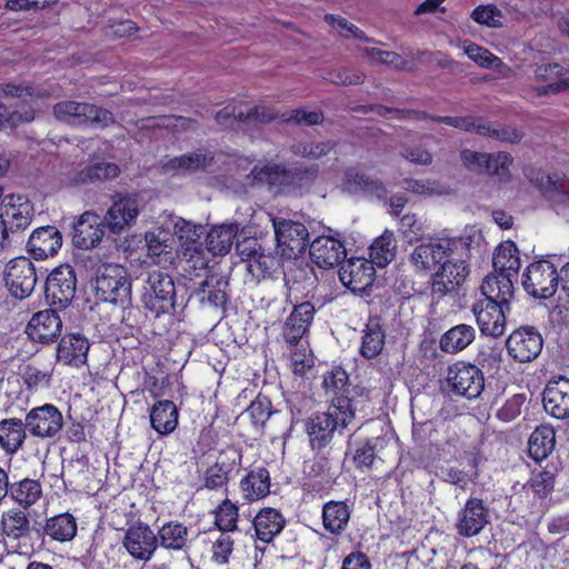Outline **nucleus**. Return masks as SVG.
Returning a JSON list of instances; mask_svg holds the SVG:
<instances>
[{"instance_id":"nucleus-1","label":"nucleus","mask_w":569,"mask_h":569,"mask_svg":"<svg viewBox=\"0 0 569 569\" xmlns=\"http://www.w3.org/2000/svg\"><path fill=\"white\" fill-rule=\"evenodd\" d=\"M470 256L468 239L437 237L417 246L410 262L418 272H432L431 296L440 299L465 283L470 273Z\"/></svg>"},{"instance_id":"nucleus-2","label":"nucleus","mask_w":569,"mask_h":569,"mask_svg":"<svg viewBox=\"0 0 569 569\" xmlns=\"http://www.w3.org/2000/svg\"><path fill=\"white\" fill-rule=\"evenodd\" d=\"M377 112L380 116L397 118L400 120H423L430 119L435 122L445 123L447 126L463 130L476 131L479 136L488 137L497 141L517 143L523 134L515 128L491 123H477L471 117H432L426 112L415 110H400L379 106Z\"/></svg>"},{"instance_id":"nucleus-3","label":"nucleus","mask_w":569,"mask_h":569,"mask_svg":"<svg viewBox=\"0 0 569 569\" xmlns=\"http://www.w3.org/2000/svg\"><path fill=\"white\" fill-rule=\"evenodd\" d=\"M96 298L122 310L131 306V278L120 264H103L96 274Z\"/></svg>"},{"instance_id":"nucleus-4","label":"nucleus","mask_w":569,"mask_h":569,"mask_svg":"<svg viewBox=\"0 0 569 569\" xmlns=\"http://www.w3.org/2000/svg\"><path fill=\"white\" fill-rule=\"evenodd\" d=\"M53 114L57 120L71 126L90 124L107 128L116 122L111 111L88 102L70 100L58 102L53 107Z\"/></svg>"},{"instance_id":"nucleus-5","label":"nucleus","mask_w":569,"mask_h":569,"mask_svg":"<svg viewBox=\"0 0 569 569\" xmlns=\"http://www.w3.org/2000/svg\"><path fill=\"white\" fill-rule=\"evenodd\" d=\"M141 299L143 307L156 317L172 312L176 305V286L172 278L160 270L148 272Z\"/></svg>"},{"instance_id":"nucleus-6","label":"nucleus","mask_w":569,"mask_h":569,"mask_svg":"<svg viewBox=\"0 0 569 569\" xmlns=\"http://www.w3.org/2000/svg\"><path fill=\"white\" fill-rule=\"evenodd\" d=\"M355 419V411H333L329 408L327 412L310 417L306 423V430L312 449H322L333 438L337 430H342Z\"/></svg>"},{"instance_id":"nucleus-7","label":"nucleus","mask_w":569,"mask_h":569,"mask_svg":"<svg viewBox=\"0 0 569 569\" xmlns=\"http://www.w3.org/2000/svg\"><path fill=\"white\" fill-rule=\"evenodd\" d=\"M447 385L449 392L467 399H476L485 388V378L479 367L456 362L448 369Z\"/></svg>"},{"instance_id":"nucleus-8","label":"nucleus","mask_w":569,"mask_h":569,"mask_svg":"<svg viewBox=\"0 0 569 569\" xmlns=\"http://www.w3.org/2000/svg\"><path fill=\"white\" fill-rule=\"evenodd\" d=\"M277 246L281 256L287 259H296L305 253L309 243V231L298 221L286 219H272Z\"/></svg>"},{"instance_id":"nucleus-9","label":"nucleus","mask_w":569,"mask_h":569,"mask_svg":"<svg viewBox=\"0 0 569 569\" xmlns=\"http://www.w3.org/2000/svg\"><path fill=\"white\" fill-rule=\"evenodd\" d=\"M77 278L71 266L61 264L47 277L44 296L49 306L64 309L76 295Z\"/></svg>"},{"instance_id":"nucleus-10","label":"nucleus","mask_w":569,"mask_h":569,"mask_svg":"<svg viewBox=\"0 0 569 569\" xmlns=\"http://www.w3.org/2000/svg\"><path fill=\"white\" fill-rule=\"evenodd\" d=\"M522 286L530 296L547 299L555 295L559 286V273L550 261H536L528 266Z\"/></svg>"},{"instance_id":"nucleus-11","label":"nucleus","mask_w":569,"mask_h":569,"mask_svg":"<svg viewBox=\"0 0 569 569\" xmlns=\"http://www.w3.org/2000/svg\"><path fill=\"white\" fill-rule=\"evenodd\" d=\"M6 286L12 297L24 299L29 297L37 283V273L33 263L26 257L11 259L3 272Z\"/></svg>"},{"instance_id":"nucleus-12","label":"nucleus","mask_w":569,"mask_h":569,"mask_svg":"<svg viewBox=\"0 0 569 569\" xmlns=\"http://www.w3.org/2000/svg\"><path fill=\"white\" fill-rule=\"evenodd\" d=\"M27 430L34 437L51 439L57 437L63 427L60 410L50 403L31 409L24 418Z\"/></svg>"},{"instance_id":"nucleus-13","label":"nucleus","mask_w":569,"mask_h":569,"mask_svg":"<svg viewBox=\"0 0 569 569\" xmlns=\"http://www.w3.org/2000/svg\"><path fill=\"white\" fill-rule=\"evenodd\" d=\"M472 313L481 335L499 338L506 331V312L509 307L493 302L492 300L480 299L472 305Z\"/></svg>"},{"instance_id":"nucleus-14","label":"nucleus","mask_w":569,"mask_h":569,"mask_svg":"<svg viewBox=\"0 0 569 569\" xmlns=\"http://www.w3.org/2000/svg\"><path fill=\"white\" fill-rule=\"evenodd\" d=\"M510 357L519 362H530L541 352L543 340L533 327H521L515 330L506 342Z\"/></svg>"},{"instance_id":"nucleus-15","label":"nucleus","mask_w":569,"mask_h":569,"mask_svg":"<svg viewBox=\"0 0 569 569\" xmlns=\"http://www.w3.org/2000/svg\"><path fill=\"white\" fill-rule=\"evenodd\" d=\"M33 217V206L23 194H7L0 203V219L10 232L26 229Z\"/></svg>"},{"instance_id":"nucleus-16","label":"nucleus","mask_w":569,"mask_h":569,"mask_svg":"<svg viewBox=\"0 0 569 569\" xmlns=\"http://www.w3.org/2000/svg\"><path fill=\"white\" fill-rule=\"evenodd\" d=\"M140 212V202L136 196L118 197L108 209L103 220L112 233L130 228Z\"/></svg>"},{"instance_id":"nucleus-17","label":"nucleus","mask_w":569,"mask_h":569,"mask_svg":"<svg viewBox=\"0 0 569 569\" xmlns=\"http://www.w3.org/2000/svg\"><path fill=\"white\" fill-rule=\"evenodd\" d=\"M122 543L131 557L148 561L158 548V538L148 525L139 523L129 527Z\"/></svg>"},{"instance_id":"nucleus-18","label":"nucleus","mask_w":569,"mask_h":569,"mask_svg":"<svg viewBox=\"0 0 569 569\" xmlns=\"http://www.w3.org/2000/svg\"><path fill=\"white\" fill-rule=\"evenodd\" d=\"M339 279L352 292L361 293L375 281V266L365 259L348 260L339 269Z\"/></svg>"},{"instance_id":"nucleus-19","label":"nucleus","mask_w":569,"mask_h":569,"mask_svg":"<svg viewBox=\"0 0 569 569\" xmlns=\"http://www.w3.org/2000/svg\"><path fill=\"white\" fill-rule=\"evenodd\" d=\"M62 329V320L52 309L41 310L32 316L27 325L26 333L39 343H51L57 340Z\"/></svg>"},{"instance_id":"nucleus-20","label":"nucleus","mask_w":569,"mask_h":569,"mask_svg":"<svg viewBox=\"0 0 569 569\" xmlns=\"http://www.w3.org/2000/svg\"><path fill=\"white\" fill-rule=\"evenodd\" d=\"M348 375L341 368H336L323 376L322 387L331 402L329 408H333L335 412H337V410L356 412L352 400L348 396Z\"/></svg>"},{"instance_id":"nucleus-21","label":"nucleus","mask_w":569,"mask_h":569,"mask_svg":"<svg viewBox=\"0 0 569 569\" xmlns=\"http://www.w3.org/2000/svg\"><path fill=\"white\" fill-rule=\"evenodd\" d=\"M107 224L94 212L86 211L73 224L72 243L79 249H90L98 244L104 234Z\"/></svg>"},{"instance_id":"nucleus-22","label":"nucleus","mask_w":569,"mask_h":569,"mask_svg":"<svg viewBox=\"0 0 569 569\" xmlns=\"http://www.w3.org/2000/svg\"><path fill=\"white\" fill-rule=\"evenodd\" d=\"M488 522L489 512L483 501L478 498H469L458 513L456 528L460 536L470 538L480 533Z\"/></svg>"},{"instance_id":"nucleus-23","label":"nucleus","mask_w":569,"mask_h":569,"mask_svg":"<svg viewBox=\"0 0 569 569\" xmlns=\"http://www.w3.org/2000/svg\"><path fill=\"white\" fill-rule=\"evenodd\" d=\"M241 455L236 449L221 451L213 465L209 466L203 475V486L217 490L226 486L229 476L240 461Z\"/></svg>"},{"instance_id":"nucleus-24","label":"nucleus","mask_w":569,"mask_h":569,"mask_svg":"<svg viewBox=\"0 0 569 569\" xmlns=\"http://www.w3.org/2000/svg\"><path fill=\"white\" fill-rule=\"evenodd\" d=\"M543 408L552 417L565 419L569 416V379L558 377L548 382L543 390Z\"/></svg>"},{"instance_id":"nucleus-25","label":"nucleus","mask_w":569,"mask_h":569,"mask_svg":"<svg viewBox=\"0 0 569 569\" xmlns=\"http://www.w3.org/2000/svg\"><path fill=\"white\" fill-rule=\"evenodd\" d=\"M310 259L319 268L329 269L338 266L346 257L343 244L332 237H318L310 244Z\"/></svg>"},{"instance_id":"nucleus-26","label":"nucleus","mask_w":569,"mask_h":569,"mask_svg":"<svg viewBox=\"0 0 569 569\" xmlns=\"http://www.w3.org/2000/svg\"><path fill=\"white\" fill-rule=\"evenodd\" d=\"M62 246V236L53 226L36 229L27 242L28 251L36 259H46L54 256Z\"/></svg>"},{"instance_id":"nucleus-27","label":"nucleus","mask_w":569,"mask_h":569,"mask_svg":"<svg viewBox=\"0 0 569 569\" xmlns=\"http://www.w3.org/2000/svg\"><path fill=\"white\" fill-rule=\"evenodd\" d=\"M276 118L272 110L264 106L251 108L247 112L234 107H226L214 116L216 121L223 127H233L236 123L258 124L267 123Z\"/></svg>"},{"instance_id":"nucleus-28","label":"nucleus","mask_w":569,"mask_h":569,"mask_svg":"<svg viewBox=\"0 0 569 569\" xmlns=\"http://www.w3.org/2000/svg\"><path fill=\"white\" fill-rule=\"evenodd\" d=\"M300 172L297 170H288L279 164H264V166H256L250 177L252 181L267 186L270 190L279 187H289L296 183Z\"/></svg>"},{"instance_id":"nucleus-29","label":"nucleus","mask_w":569,"mask_h":569,"mask_svg":"<svg viewBox=\"0 0 569 569\" xmlns=\"http://www.w3.org/2000/svg\"><path fill=\"white\" fill-rule=\"evenodd\" d=\"M89 348V341L83 335H67L57 347V359L64 365L80 367L87 362Z\"/></svg>"},{"instance_id":"nucleus-30","label":"nucleus","mask_w":569,"mask_h":569,"mask_svg":"<svg viewBox=\"0 0 569 569\" xmlns=\"http://www.w3.org/2000/svg\"><path fill=\"white\" fill-rule=\"evenodd\" d=\"M516 277L507 276L499 272L488 274L480 287L481 295L485 300L509 307V302L513 297V279Z\"/></svg>"},{"instance_id":"nucleus-31","label":"nucleus","mask_w":569,"mask_h":569,"mask_svg":"<svg viewBox=\"0 0 569 569\" xmlns=\"http://www.w3.org/2000/svg\"><path fill=\"white\" fill-rule=\"evenodd\" d=\"M566 70L558 63L540 64L535 70V78L547 86L537 88L538 96L559 93L569 89V78L563 79Z\"/></svg>"},{"instance_id":"nucleus-32","label":"nucleus","mask_w":569,"mask_h":569,"mask_svg":"<svg viewBox=\"0 0 569 569\" xmlns=\"http://www.w3.org/2000/svg\"><path fill=\"white\" fill-rule=\"evenodd\" d=\"M252 523L257 538L268 543L282 531L286 520L277 509L264 508L257 513Z\"/></svg>"},{"instance_id":"nucleus-33","label":"nucleus","mask_w":569,"mask_h":569,"mask_svg":"<svg viewBox=\"0 0 569 569\" xmlns=\"http://www.w3.org/2000/svg\"><path fill=\"white\" fill-rule=\"evenodd\" d=\"M27 439L24 421L18 418H7L0 421V448L8 455L16 453Z\"/></svg>"},{"instance_id":"nucleus-34","label":"nucleus","mask_w":569,"mask_h":569,"mask_svg":"<svg viewBox=\"0 0 569 569\" xmlns=\"http://www.w3.org/2000/svg\"><path fill=\"white\" fill-rule=\"evenodd\" d=\"M213 153L207 150H197L194 152L182 154L169 159L164 164L166 171H178L181 173H191L199 170H206L212 164Z\"/></svg>"},{"instance_id":"nucleus-35","label":"nucleus","mask_w":569,"mask_h":569,"mask_svg":"<svg viewBox=\"0 0 569 569\" xmlns=\"http://www.w3.org/2000/svg\"><path fill=\"white\" fill-rule=\"evenodd\" d=\"M475 338V328L470 325L460 323L441 336L439 346L443 352L455 355L470 346Z\"/></svg>"},{"instance_id":"nucleus-36","label":"nucleus","mask_w":569,"mask_h":569,"mask_svg":"<svg viewBox=\"0 0 569 569\" xmlns=\"http://www.w3.org/2000/svg\"><path fill=\"white\" fill-rule=\"evenodd\" d=\"M152 428L160 435L172 432L178 426V410L170 400L158 401L150 410Z\"/></svg>"},{"instance_id":"nucleus-37","label":"nucleus","mask_w":569,"mask_h":569,"mask_svg":"<svg viewBox=\"0 0 569 569\" xmlns=\"http://www.w3.org/2000/svg\"><path fill=\"white\" fill-rule=\"evenodd\" d=\"M492 264L495 272L518 277L520 268L519 251L512 241L501 243L493 253Z\"/></svg>"},{"instance_id":"nucleus-38","label":"nucleus","mask_w":569,"mask_h":569,"mask_svg":"<svg viewBox=\"0 0 569 569\" xmlns=\"http://www.w3.org/2000/svg\"><path fill=\"white\" fill-rule=\"evenodd\" d=\"M43 532L59 542L71 541L77 533V521L68 512L60 513L46 520Z\"/></svg>"},{"instance_id":"nucleus-39","label":"nucleus","mask_w":569,"mask_h":569,"mask_svg":"<svg viewBox=\"0 0 569 569\" xmlns=\"http://www.w3.org/2000/svg\"><path fill=\"white\" fill-rule=\"evenodd\" d=\"M350 519V510L343 501H329L322 508V521L327 531L340 535Z\"/></svg>"},{"instance_id":"nucleus-40","label":"nucleus","mask_w":569,"mask_h":569,"mask_svg":"<svg viewBox=\"0 0 569 569\" xmlns=\"http://www.w3.org/2000/svg\"><path fill=\"white\" fill-rule=\"evenodd\" d=\"M316 281L313 269L303 262H292L284 272V283L289 291L309 290Z\"/></svg>"},{"instance_id":"nucleus-41","label":"nucleus","mask_w":569,"mask_h":569,"mask_svg":"<svg viewBox=\"0 0 569 569\" xmlns=\"http://www.w3.org/2000/svg\"><path fill=\"white\" fill-rule=\"evenodd\" d=\"M238 233L237 224H221L213 227L207 234V249L212 256H223L232 247L233 240Z\"/></svg>"},{"instance_id":"nucleus-42","label":"nucleus","mask_w":569,"mask_h":569,"mask_svg":"<svg viewBox=\"0 0 569 569\" xmlns=\"http://www.w3.org/2000/svg\"><path fill=\"white\" fill-rule=\"evenodd\" d=\"M243 497L249 501H254L266 497L269 493L270 478L264 468H258L250 471L240 482Z\"/></svg>"},{"instance_id":"nucleus-43","label":"nucleus","mask_w":569,"mask_h":569,"mask_svg":"<svg viewBox=\"0 0 569 569\" xmlns=\"http://www.w3.org/2000/svg\"><path fill=\"white\" fill-rule=\"evenodd\" d=\"M556 445V433L551 427H538L530 436L528 451L532 459L539 461L547 458Z\"/></svg>"},{"instance_id":"nucleus-44","label":"nucleus","mask_w":569,"mask_h":569,"mask_svg":"<svg viewBox=\"0 0 569 569\" xmlns=\"http://www.w3.org/2000/svg\"><path fill=\"white\" fill-rule=\"evenodd\" d=\"M2 535L18 540L30 532V520L26 512L19 509H10L3 512L0 521Z\"/></svg>"},{"instance_id":"nucleus-45","label":"nucleus","mask_w":569,"mask_h":569,"mask_svg":"<svg viewBox=\"0 0 569 569\" xmlns=\"http://www.w3.org/2000/svg\"><path fill=\"white\" fill-rule=\"evenodd\" d=\"M161 547L182 550L188 542V528L178 521L164 523L156 535Z\"/></svg>"},{"instance_id":"nucleus-46","label":"nucleus","mask_w":569,"mask_h":569,"mask_svg":"<svg viewBox=\"0 0 569 569\" xmlns=\"http://www.w3.org/2000/svg\"><path fill=\"white\" fill-rule=\"evenodd\" d=\"M396 248L397 243L393 232L386 230L370 246V262L373 266L386 267L395 258Z\"/></svg>"},{"instance_id":"nucleus-47","label":"nucleus","mask_w":569,"mask_h":569,"mask_svg":"<svg viewBox=\"0 0 569 569\" xmlns=\"http://www.w3.org/2000/svg\"><path fill=\"white\" fill-rule=\"evenodd\" d=\"M42 495V487L38 480L22 479L10 486L11 498L23 508L34 505Z\"/></svg>"},{"instance_id":"nucleus-48","label":"nucleus","mask_w":569,"mask_h":569,"mask_svg":"<svg viewBox=\"0 0 569 569\" xmlns=\"http://www.w3.org/2000/svg\"><path fill=\"white\" fill-rule=\"evenodd\" d=\"M140 129L167 128L176 131H186L196 127V121L181 116L148 117L138 120Z\"/></svg>"},{"instance_id":"nucleus-49","label":"nucleus","mask_w":569,"mask_h":569,"mask_svg":"<svg viewBox=\"0 0 569 569\" xmlns=\"http://www.w3.org/2000/svg\"><path fill=\"white\" fill-rule=\"evenodd\" d=\"M173 233L177 237L181 250L186 247L196 246L200 242L203 233L202 226L194 224L183 218L176 217L172 219Z\"/></svg>"},{"instance_id":"nucleus-50","label":"nucleus","mask_w":569,"mask_h":569,"mask_svg":"<svg viewBox=\"0 0 569 569\" xmlns=\"http://www.w3.org/2000/svg\"><path fill=\"white\" fill-rule=\"evenodd\" d=\"M120 169L113 162H96L86 166L78 173V181L82 183H91L96 181H104L114 179L119 176Z\"/></svg>"},{"instance_id":"nucleus-51","label":"nucleus","mask_w":569,"mask_h":569,"mask_svg":"<svg viewBox=\"0 0 569 569\" xmlns=\"http://www.w3.org/2000/svg\"><path fill=\"white\" fill-rule=\"evenodd\" d=\"M386 335L378 323L368 325L362 336L360 353L366 359L376 358L383 349Z\"/></svg>"},{"instance_id":"nucleus-52","label":"nucleus","mask_w":569,"mask_h":569,"mask_svg":"<svg viewBox=\"0 0 569 569\" xmlns=\"http://www.w3.org/2000/svg\"><path fill=\"white\" fill-rule=\"evenodd\" d=\"M227 286V281L222 278L216 281L214 286L210 284V280L206 279L201 282L200 288L197 290L199 301L208 306L219 308L223 307L227 302V293L222 287Z\"/></svg>"},{"instance_id":"nucleus-53","label":"nucleus","mask_w":569,"mask_h":569,"mask_svg":"<svg viewBox=\"0 0 569 569\" xmlns=\"http://www.w3.org/2000/svg\"><path fill=\"white\" fill-rule=\"evenodd\" d=\"M148 252L152 258H157V263L172 260V247L168 243V234L164 231L149 232L146 237Z\"/></svg>"},{"instance_id":"nucleus-54","label":"nucleus","mask_w":569,"mask_h":569,"mask_svg":"<svg viewBox=\"0 0 569 569\" xmlns=\"http://www.w3.org/2000/svg\"><path fill=\"white\" fill-rule=\"evenodd\" d=\"M182 258L184 260L186 271H204L207 270L210 262V251L202 243L196 246L186 247L181 250Z\"/></svg>"},{"instance_id":"nucleus-55","label":"nucleus","mask_w":569,"mask_h":569,"mask_svg":"<svg viewBox=\"0 0 569 569\" xmlns=\"http://www.w3.org/2000/svg\"><path fill=\"white\" fill-rule=\"evenodd\" d=\"M345 187L349 192L375 191L378 196H380V191L385 190L378 181L369 179L367 176L355 169L346 171Z\"/></svg>"},{"instance_id":"nucleus-56","label":"nucleus","mask_w":569,"mask_h":569,"mask_svg":"<svg viewBox=\"0 0 569 569\" xmlns=\"http://www.w3.org/2000/svg\"><path fill=\"white\" fill-rule=\"evenodd\" d=\"M239 517L238 507L230 500H223L217 511L214 523L220 532H229L237 529V520Z\"/></svg>"},{"instance_id":"nucleus-57","label":"nucleus","mask_w":569,"mask_h":569,"mask_svg":"<svg viewBox=\"0 0 569 569\" xmlns=\"http://www.w3.org/2000/svg\"><path fill=\"white\" fill-rule=\"evenodd\" d=\"M335 144L331 141L321 142H298L291 147V151L296 156L317 160L323 156H327Z\"/></svg>"},{"instance_id":"nucleus-58","label":"nucleus","mask_w":569,"mask_h":569,"mask_svg":"<svg viewBox=\"0 0 569 569\" xmlns=\"http://www.w3.org/2000/svg\"><path fill=\"white\" fill-rule=\"evenodd\" d=\"M463 50L471 60L482 68H497L501 64V60L498 57L473 42H465Z\"/></svg>"},{"instance_id":"nucleus-59","label":"nucleus","mask_w":569,"mask_h":569,"mask_svg":"<svg viewBox=\"0 0 569 569\" xmlns=\"http://www.w3.org/2000/svg\"><path fill=\"white\" fill-rule=\"evenodd\" d=\"M471 18L476 22L489 28H499L502 26V13L492 4L477 7L472 11Z\"/></svg>"},{"instance_id":"nucleus-60","label":"nucleus","mask_w":569,"mask_h":569,"mask_svg":"<svg viewBox=\"0 0 569 569\" xmlns=\"http://www.w3.org/2000/svg\"><path fill=\"white\" fill-rule=\"evenodd\" d=\"M233 551V540L227 532H219L212 542V560L218 565H226Z\"/></svg>"},{"instance_id":"nucleus-61","label":"nucleus","mask_w":569,"mask_h":569,"mask_svg":"<svg viewBox=\"0 0 569 569\" xmlns=\"http://www.w3.org/2000/svg\"><path fill=\"white\" fill-rule=\"evenodd\" d=\"M408 191L417 194L433 196L447 193V187L438 182L437 180L419 179V180H407L406 187Z\"/></svg>"},{"instance_id":"nucleus-62","label":"nucleus","mask_w":569,"mask_h":569,"mask_svg":"<svg viewBox=\"0 0 569 569\" xmlns=\"http://www.w3.org/2000/svg\"><path fill=\"white\" fill-rule=\"evenodd\" d=\"M22 379L29 389H39L49 387L51 380V372L41 370L33 365H28L23 369Z\"/></svg>"},{"instance_id":"nucleus-63","label":"nucleus","mask_w":569,"mask_h":569,"mask_svg":"<svg viewBox=\"0 0 569 569\" xmlns=\"http://www.w3.org/2000/svg\"><path fill=\"white\" fill-rule=\"evenodd\" d=\"M325 20L336 27L339 30V33L345 38H353L361 41H371L362 30H360L357 26L349 22L348 20L337 17L333 14H327Z\"/></svg>"},{"instance_id":"nucleus-64","label":"nucleus","mask_w":569,"mask_h":569,"mask_svg":"<svg viewBox=\"0 0 569 569\" xmlns=\"http://www.w3.org/2000/svg\"><path fill=\"white\" fill-rule=\"evenodd\" d=\"M555 485V476L552 472L543 470L535 473L530 479L529 486L536 496L546 498Z\"/></svg>"}]
</instances>
